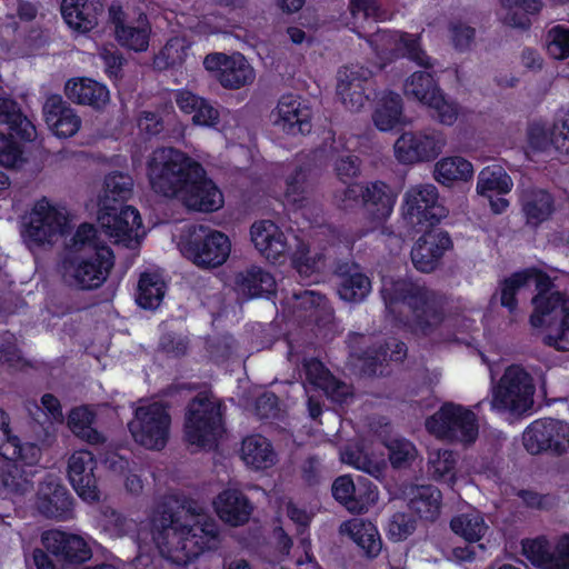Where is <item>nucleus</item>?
I'll return each mask as SVG.
<instances>
[{"label":"nucleus","mask_w":569,"mask_h":569,"mask_svg":"<svg viewBox=\"0 0 569 569\" xmlns=\"http://www.w3.org/2000/svg\"><path fill=\"white\" fill-rule=\"evenodd\" d=\"M405 91L407 94L413 96L417 100L427 104L435 100V97L441 89L432 72L416 71L406 80Z\"/></svg>","instance_id":"09e8293b"},{"label":"nucleus","mask_w":569,"mask_h":569,"mask_svg":"<svg viewBox=\"0 0 569 569\" xmlns=\"http://www.w3.org/2000/svg\"><path fill=\"white\" fill-rule=\"evenodd\" d=\"M427 106L435 110V116L442 124L452 126L458 119L459 104L456 101L446 100L442 90Z\"/></svg>","instance_id":"0e129e2a"},{"label":"nucleus","mask_w":569,"mask_h":569,"mask_svg":"<svg viewBox=\"0 0 569 569\" xmlns=\"http://www.w3.org/2000/svg\"><path fill=\"white\" fill-rule=\"evenodd\" d=\"M547 52L556 60L569 58V28L557 24L548 31Z\"/></svg>","instance_id":"052dcab7"},{"label":"nucleus","mask_w":569,"mask_h":569,"mask_svg":"<svg viewBox=\"0 0 569 569\" xmlns=\"http://www.w3.org/2000/svg\"><path fill=\"white\" fill-rule=\"evenodd\" d=\"M525 558L536 569H569V535H563L555 546L545 536L521 541Z\"/></svg>","instance_id":"a211bd4d"},{"label":"nucleus","mask_w":569,"mask_h":569,"mask_svg":"<svg viewBox=\"0 0 569 569\" xmlns=\"http://www.w3.org/2000/svg\"><path fill=\"white\" fill-rule=\"evenodd\" d=\"M449 30L455 49L461 52L467 51L475 40V28L462 22H452Z\"/></svg>","instance_id":"774afa93"},{"label":"nucleus","mask_w":569,"mask_h":569,"mask_svg":"<svg viewBox=\"0 0 569 569\" xmlns=\"http://www.w3.org/2000/svg\"><path fill=\"white\" fill-rule=\"evenodd\" d=\"M42 543L62 566L81 565L92 557V550L82 537L62 530L52 529L43 532Z\"/></svg>","instance_id":"6ab92c4d"},{"label":"nucleus","mask_w":569,"mask_h":569,"mask_svg":"<svg viewBox=\"0 0 569 569\" xmlns=\"http://www.w3.org/2000/svg\"><path fill=\"white\" fill-rule=\"evenodd\" d=\"M381 296L393 325L411 333L430 336L446 319V298L411 280H392Z\"/></svg>","instance_id":"7ed1b4c3"},{"label":"nucleus","mask_w":569,"mask_h":569,"mask_svg":"<svg viewBox=\"0 0 569 569\" xmlns=\"http://www.w3.org/2000/svg\"><path fill=\"white\" fill-rule=\"evenodd\" d=\"M223 428V406L211 392H198L187 405L183 435L186 441L201 449L218 446Z\"/></svg>","instance_id":"20e7f679"},{"label":"nucleus","mask_w":569,"mask_h":569,"mask_svg":"<svg viewBox=\"0 0 569 569\" xmlns=\"http://www.w3.org/2000/svg\"><path fill=\"white\" fill-rule=\"evenodd\" d=\"M391 466L396 469L406 466L415 458L416 447L407 439H392L386 443Z\"/></svg>","instance_id":"680f3d73"},{"label":"nucleus","mask_w":569,"mask_h":569,"mask_svg":"<svg viewBox=\"0 0 569 569\" xmlns=\"http://www.w3.org/2000/svg\"><path fill=\"white\" fill-rule=\"evenodd\" d=\"M513 182L511 177L499 166L486 167L479 174L477 180V192L482 196L507 194L511 191Z\"/></svg>","instance_id":"a18cd8bd"},{"label":"nucleus","mask_w":569,"mask_h":569,"mask_svg":"<svg viewBox=\"0 0 569 569\" xmlns=\"http://www.w3.org/2000/svg\"><path fill=\"white\" fill-rule=\"evenodd\" d=\"M206 70L216 72L219 83L226 89H240L254 80V70L240 52L226 54L213 52L203 60Z\"/></svg>","instance_id":"f3484780"},{"label":"nucleus","mask_w":569,"mask_h":569,"mask_svg":"<svg viewBox=\"0 0 569 569\" xmlns=\"http://www.w3.org/2000/svg\"><path fill=\"white\" fill-rule=\"evenodd\" d=\"M36 507L48 519L69 520L73 513V498L58 480L49 478L39 485Z\"/></svg>","instance_id":"4be33fe9"},{"label":"nucleus","mask_w":569,"mask_h":569,"mask_svg":"<svg viewBox=\"0 0 569 569\" xmlns=\"http://www.w3.org/2000/svg\"><path fill=\"white\" fill-rule=\"evenodd\" d=\"M64 90L72 102L97 110L102 109L110 99L106 84L86 77L67 81Z\"/></svg>","instance_id":"2f4dec72"},{"label":"nucleus","mask_w":569,"mask_h":569,"mask_svg":"<svg viewBox=\"0 0 569 569\" xmlns=\"http://www.w3.org/2000/svg\"><path fill=\"white\" fill-rule=\"evenodd\" d=\"M103 11L100 0H62L61 14L70 29L88 33L98 26V18Z\"/></svg>","instance_id":"cd10ccee"},{"label":"nucleus","mask_w":569,"mask_h":569,"mask_svg":"<svg viewBox=\"0 0 569 569\" xmlns=\"http://www.w3.org/2000/svg\"><path fill=\"white\" fill-rule=\"evenodd\" d=\"M278 123L291 136L307 134L312 129V110L307 100L298 94H282L277 104Z\"/></svg>","instance_id":"5701e85b"},{"label":"nucleus","mask_w":569,"mask_h":569,"mask_svg":"<svg viewBox=\"0 0 569 569\" xmlns=\"http://www.w3.org/2000/svg\"><path fill=\"white\" fill-rule=\"evenodd\" d=\"M98 221L106 233L118 241L127 242L138 236L142 219L137 208L126 203H111L109 199H99Z\"/></svg>","instance_id":"2eb2a0df"},{"label":"nucleus","mask_w":569,"mask_h":569,"mask_svg":"<svg viewBox=\"0 0 569 569\" xmlns=\"http://www.w3.org/2000/svg\"><path fill=\"white\" fill-rule=\"evenodd\" d=\"M522 443L530 455L569 452V423L555 418L532 421L523 431Z\"/></svg>","instance_id":"9b49d317"},{"label":"nucleus","mask_w":569,"mask_h":569,"mask_svg":"<svg viewBox=\"0 0 569 569\" xmlns=\"http://www.w3.org/2000/svg\"><path fill=\"white\" fill-rule=\"evenodd\" d=\"M457 453L448 449L430 452L428 472L438 482L453 486L456 483Z\"/></svg>","instance_id":"49530a36"},{"label":"nucleus","mask_w":569,"mask_h":569,"mask_svg":"<svg viewBox=\"0 0 569 569\" xmlns=\"http://www.w3.org/2000/svg\"><path fill=\"white\" fill-rule=\"evenodd\" d=\"M507 13L503 23L521 30H529L532 21L531 16H537L542 10V0H499Z\"/></svg>","instance_id":"58836bf2"},{"label":"nucleus","mask_w":569,"mask_h":569,"mask_svg":"<svg viewBox=\"0 0 569 569\" xmlns=\"http://www.w3.org/2000/svg\"><path fill=\"white\" fill-rule=\"evenodd\" d=\"M190 44L184 38H170L154 56L153 66L158 70L179 69L188 57Z\"/></svg>","instance_id":"de8ad7c7"},{"label":"nucleus","mask_w":569,"mask_h":569,"mask_svg":"<svg viewBox=\"0 0 569 569\" xmlns=\"http://www.w3.org/2000/svg\"><path fill=\"white\" fill-rule=\"evenodd\" d=\"M526 287V276L522 270L512 272L499 283L500 305L510 313L518 309V292Z\"/></svg>","instance_id":"6e6d98bb"},{"label":"nucleus","mask_w":569,"mask_h":569,"mask_svg":"<svg viewBox=\"0 0 569 569\" xmlns=\"http://www.w3.org/2000/svg\"><path fill=\"white\" fill-rule=\"evenodd\" d=\"M417 528V519L411 512L397 511L388 521L387 536L391 541H403L411 536Z\"/></svg>","instance_id":"4d7b16f0"},{"label":"nucleus","mask_w":569,"mask_h":569,"mask_svg":"<svg viewBox=\"0 0 569 569\" xmlns=\"http://www.w3.org/2000/svg\"><path fill=\"white\" fill-rule=\"evenodd\" d=\"M179 246L189 261L204 270L222 266L231 252L229 237L204 224L189 226L181 236Z\"/></svg>","instance_id":"39448f33"},{"label":"nucleus","mask_w":569,"mask_h":569,"mask_svg":"<svg viewBox=\"0 0 569 569\" xmlns=\"http://www.w3.org/2000/svg\"><path fill=\"white\" fill-rule=\"evenodd\" d=\"M6 458L0 466V488L9 493L24 495L32 488L34 470L24 468L10 456Z\"/></svg>","instance_id":"c9c22d12"},{"label":"nucleus","mask_w":569,"mask_h":569,"mask_svg":"<svg viewBox=\"0 0 569 569\" xmlns=\"http://www.w3.org/2000/svg\"><path fill=\"white\" fill-rule=\"evenodd\" d=\"M171 416L167 405L151 402L134 410L129 430L137 443L149 450H162L169 440Z\"/></svg>","instance_id":"1a4fd4ad"},{"label":"nucleus","mask_w":569,"mask_h":569,"mask_svg":"<svg viewBox=\"0 0 569 569\" xmlns=\"http://www.w3.org/2000/svg\"><path fill=\"white\" fill-rule=\"evenodd\" d=\"M108 247L100 242L98 230L91 223H81L74 234L72 236L70 243L67 246V254H82L84 252H92L96 248Z\"/></svg>","instance_id":"603ef678"},{"label":"nucleus","mask_w":569,"mask_h":569,"mask_svg":"<svg viewBox=\"0 0 569 569\" xmlns=\"http://www.w3.org/2000/svg\"><path fill=\"white\" fill-rule=\"evenodd\" d=\"M250 236L254 248L273 263L290 250L283 231L271 220L256 221L250 228Z\"/></svg>","instance_id":"b1692460"},{"label":"nucleus","mask_w":569,"mask_h":569,"mask_svg":"<svg viewBox=\"0 0 569 569\" xmlns=\"http://www.w3.org/2000/svg\"><path fill=\"white\" fill-rule=\"evenodd\" d=\"M256 415L261 419H276L279 416V398L274 392L266 391L254 402Z\"/></svg>","instance_id":"338daca9"},{"label":"nucleus","mask_w":569,"mask_h":569,"mask_svg":"<svg viewBox=\"0 0 569 569\" xmlns=\"http://www.w3.org/2000/svg\"><path fill=\"white\" fill-rule=\"evenodd\" d=\"M97 415L89 406L82 405L74 407L68 415V427L78 438L86 440L90 445H100L104 442V437L93 423Z\"/></svg>","instance_id":"4c0bfd02"},{"label":"nucleus","mask_w":569,"mask_h":569,"mask_svg":"<svg viewBox=\"0 0 569 569\" xmlns=\"http://www.w3.org/2000/svg\"><path fill=\"white\" fill-rule=\"evenodd\" d=\"M560 317L559 328L556 335L546 337L547 345L560 351H569V300L563 306L558 307V311L551 316H547L548 320Z\"/></svg>","instance_id":"bf43d9fd"},{"label":"nucleus","mask_w":569,"mask_h":569,"mask_svg":"<svg viewBox=\"0 0 569 569\" xmlns=\"http://www.w3.org/2000/svg\"><path fill=\"white\" fill-rule=\"evenodd\" d=\"M33 210L36 211L37 217L43 219L47 230L52 237L61 233L64 224V217L46 199L37 202Z\"/></svg>","instance_id":"e2e57ef3"},{"label":"nucleus","mask_w":569,"mask_h":569,"mask_svg":"<svg viewBox=\"0 0 569 569\" xmlns=\"http://www.w3.org/2000/svg\"><path fill=\"white\" fill-rule=\"evenodd\" d=\"M147 170L154 192L177 198L190 210L214 212L223 204L222 193L203 167L176 148L156 149Z\"/></svg>","instance_id":"f03ea898"},{"label":"nucleus","mask_w":569,"mask_h":569,"mask_svg":"<svg viewBox=\"0 0 569 569\" xmlns=\"http://www.w3.org/2000/svg\"><path fill=\"white\" fill-rule=\"evenodd\" d=\"M426 430L435 438L451 443H473L479 435L476 413L455 402H445L425 421Z\"/></svg>","instance_id":"0eeeda50"},{"label":"nucleus","mask_w":569,"mask_h":569,"mask_svg":"<svg viewBox=\"0 0 569 569\" xmlns=\"http://www.w3.org/2000/svg\"><path fill=\"white\" fill-rule=\"evenodd\" d=\"M450 528L466 541L477 542L485 535L487 526L481 517L462 513L451 519Z\"/></svg>","instance_id":"864d4df0"},{"label":"nucleus","mask_w":569,"mask_h":569,"mask_svg":"<svg viewBox=\"0 0 569 569\" xmlns=\"http://www.w3.org/2000/svg\"><path fill=\"white\" fill-rule=\"evenodd\" d=\"M473 176V167L462 157L442 158L436 163L435 179L443 184L451 186L455 181H468Z\"/></svg>","instance_id":"c03bdc74"},{"label":"nucleus","mask_w":569,"mask_h":569,"mask_svg":"<svg viewBox=\"0 0 569 569\" xmlns=\"http://www.w3.org/2000/svg\"><path fill=\"white\" fill-rule=\"evenodd\" d=\"M234 346L231 335H221L208 342V351L216 363H223L232 356Z\"/></svg>","instance_id":"69168bd1"},{"label":"nucleus","mask_w":569,"mask_h":569,"mask_svg":"<svg viewBox=\"0 0 569 569\" xmlns=\"http://www.w3.org/2000/svg\"><path fill=\"white\" fill-rule=\"evenodd\" d=\"M405 220L417 227L437 226L447 216V209L439 202V192L431 183L409 188L403 196Z\"/></svg>","instance_id":"f8f14e48"},{"label":"nucleus","mask_w":569,"mask_h":569,"mask_svg":"<svg viewBox=\"0 0 569 569\" xmlns=\"http://www.w3.org/2000/svg\"><path fill=\"white\" fill-rule=\"evenodd\" d=\"M213 507L219 519L232 527L247 523L253 511L250 499L238 489L222 490L213 501Z\"/></svg>","instance_id":"a878e982"},{"label":"nucleus","mask_w":569,"mask_h":569,"mask_svg":"<svg viewBox=\"0 0 569 569\" xmlns=\"http://www.w3.org/2000/svg\"><path fill=\"white\" fill-rule=\"evenodd\" d=\"M336 501L352 515H362L373 506L379 498L377 486L365 476L353 479L350 475L337 477L331 486Z\"/></svg>","instance_id":"4468645a"},{"label":"nucleus","mask_w":569,"mask_h":569,"mask_svg":"<svg viewBox=\"0 0 569 569\" xmlns=\"http://www.w3.org/2000/svg\"><path fill=\"white\" fill-rule=\"evenodd\" d=\"M188 498L158 506L150 519L151 537L163 559L186 567L219 543V527Z\"/></svg>","instance_id":"f257e3e1"},{"label":"nucleus","mask_w":569,"mask_h":569,"mask_svg":"<svg viewBox=\"0 0 569 569\" xmlns=\"http://www.w3.org/2000/svg\"><path fill=\"white\" fill-rule=\"evenodd\" d=\"M298 306L306 311L305 319L308 323L320 326L332 317L329 300L322 293L313 290H303L295 295Z\"/></svg>","instance_id":"37998d69"},{"label":"nucleus","mask_w":569,"mask_h":569,"mask_svg":"<svg viewBox=\"0 0 569 569\" xmlns=\"http://www.w3.org/2000/svg\"><path fill=\"white\" fill-rule=\"evenodd\" d=\"M150 31L149 22L144 20L139 26L126 24L118 27L116 38L122 47L142 52L149 47Z\"/></svg>","instance_id":"8fccbe9b"},{"label":"nucleus","mask_w":569,"mask_h":569,"mask_svg":"<svg viewBox=\"0 0 569 569\" xmlns=\"http://www.w3.org/2000/svg\"><path fill=\"white\" fill-rule=\"evenodd\" d=\"M98 461L90 450H76L68 460V478L77 492L84 501L96 502L100 499L94 470Z\"/></svg>","instance_id":"aec40b11"},{"label":"nucleus","mask_w":569,"mask_h":569,"mask_svg":"<svg viewBox=\"0 0 569 569\" xmlns=\"http://www.w3.org/2000/svg\"><path fill=\"white\" fill-rule=\"evenodd\" d=\"M236 290L247 298H258L276 292L273 276L261 267L251 266L234 277Z\"/></svg>","instance_id":"473e14b6"},{"label":"nucleus","mask_w":569,"mask_h":569,"mask_svg":"<svg viewBox=\"0 0 569 569\" xmlns=\"http://www.w3.org/2000/svg\"><path fill=\"white\" fill-rule=\"evenodd\" d=\"M350 356L361 362V369L366 375H377L379 368L387 357V349L383 346H369L365 349L351 347Z\"/></svg>","instance_id":"13d9d810"},{"label":"nucleus","mask_w":569,"mask_h":569,"mask_svg":"<svg viewBox=\"0 0 569 569\" xmlns=\"http://www.w3.org/2000/svg\"><path fill=\"white\" fill-rule=\"evenodd\" d=\"M371 82V73L368 69L359 68L357 71L346 68L339 71L337 93L341 97L343 104L352 110L361 109L370 100L368 92Z\"/></svg>","instance_id":"bb28decb"},{"label":"nucleus","mask_w":569,"mask_h":569,"mask_svg":"<svg viewBox=\"0 0 569 569\" xmlns=\"http://www.w3.org/2000/svg\"><path fill=\"white\" fill-rule=\"evenodd\" d=\"M443 140L436 133L403 132L395 142V156L405 164L431 161L441 152Z\"/></svg>","instance_id":"412c9836"},{"label":"nucleus","mask_w":569,"mask_h":569,"mask_svg":"<svg viewBox=\"0 0 569 569\" xmlns=\"http://www.w3.org/2000/svg\"><path fill=\"white\" fill-rule=\"evenodd\" d=\"M0 124L8 127V133L0 132V167L18 169L26 162L23 147L17 140L30 142L37 130L21 111L19 103L11 98H0Z\"/></svg>","instance_id":"423d86ee"},{"label":"nucleus","mask_w":569,"mask_h":569,"mask_svg":"<svg viewBox=\"0 0 569 569\" xmlns=\"http://www.w3.org/2000/svg\"><path fill=\"white\" fill-rule=\"evenodd\" d=\"M113 266L114 253L110 247L96 248L82 254H67L63 259L66 273L81 290L101 287Z\"/></svg>","instance_id":"9d476101"},{"label":"nucleus","mask_w":569,"mask_h":569,"mask_svg":"<svg viewBox=\"0 0 569 569\" xmlns=\"http://www.w3.org/2000/svg\"><path fill=\"white\" fill-rule=\"evenodd\" d=\"M167 284L158 272L144 271L138 280L136 301L146 310L157 309L166 295Z\"/></svg>","instance_id":"ea45409f"},{"label":"nucleus","mask_w":569,"mask_h":569,"mask_svg":"<svg viewBox=\"0 0 569 569\" xmlns=\"http://www.w3.org/2000/svg\"><path fill=\"white\" fill-rule=\"evenodd\" d=\"M519 202L526 224L531 229H537L548 221L556 210L553 196L545 189L525 190Z\"/></svg>","instance_id":"c756f323"},{"label":"nucleus","mask_w":569,"mask_h":569,"mask_svg":"<svg viewBox=\"0 0 569 569\" xmlns=\"http://www.w3.org/2000/svg\"><path fill=\"white\" fill-rule=\"evenodd\" d=\"M363 206L378 219L390 216L395 204V196L390 187L383 181H373L366 184Z\"/></svg>","instance_id":"a19ab883"},{"label":"nucleus","mask_w":569,"mask_h":569,"mask_svg":"<svg viewBox=\"0 0 569 569\" xmlns=\"http://www.w3.org/2000/svg\"><path fill=\"white\" fill-rule=\"evenodd\" d=\"M347 531L352 541L363 551V555L373 559L382 548V540L377 527L363 519H353L347 525Z\"/></svg>","instance_id":"e433bc0d"},{"label":"nucleus","mask_w":569,"mask_h":569,"mask_svg":"<svg viewBox=\"0 0 569 569\" xmlns=\"http://www.w3.org/2000/svg\"><path fill=\"white\" fill-rule=\"evenodd\" d=\"M241 458L247 466L256 470L268 469L277 461L271 442L261 435H252L243 439Z\"/></svg>","instance_id":"f704fd0d"},{"label":"nucleus","mask_w":569,"mask_h":569,"mask_svg":"<svg viewBox=\"0 0 569 569\" xmlns=\"http://www.w3.org/2000/svg\"><path fill=\"white\" fill-rule=\"evenodd\" d=\"M403 103L399 93H386L373 112L375 126L380 131H389L401 123Z\"/></svg>","instance_id":"79ce46f5"},{"label":"nucleus","mask_w":569,"mask_h":569,"mask_svg":"<svg viewBox=\"0 0 569 569\" xmlns=\"http://www.w3.org/2000/svg\"><path fill=\"white\" fill-rule=\"evenodd\" d=\"M132 193V179L130 176L114 171L104 178L103 196L111 203H124Z\"/></svg>","instance_id":"5fc2aeb1"},{"label":"nucleus","mask_w":569,"mask_h":569,"mask_svg":"<svg viewBox=\"0 0 569 569\" xmlns=\"http://www.w3.org/2000/svg\"><path fill=\"white\" fill-rule=\"evenodd\" d=\"M420 36L408 32H399L395 38V44L398 50H402V57L413 61L420 67L431 69L433 67L432 59L421 48Z\"/></svg>","instance_id":"3c124183"},{"label":"nucleus","mask_w":569,"mask_h":569,"mask_svg":"<svg viewBox=\"0 0 569 569\" xmlns=\"http://www.w3.org/2000/svg\"><path fill=\"white\" fill-rule=\"evenodd\" d=\"M335 274L340 279L338 295L343 301L360 302L371 291L369 277L359 271V266L356 263H338L335 269Z\"/></svg>","instance_id":"7c9ffc66"},{"label":"nucleus","mask_w":569,"mask_h":569,"mask_svg":"<svg viewBox=\"0 0 569 569\" xmlns=\"http://www.w3.org/2000/svg\"><path fill=\"white\" fill-rule=\"evenodd\" d=\"M533 392L530 375L519 366H510L492 390L491 406L499 411L521 415L531 408Z\"/></svg>","instance_id":"6e6552de"},{"label":"nucleus","mask_w":569,"mask_h":569,"mask_svg":"<svg viewBox=\"0 0 569 569\" xmlns=\"http://www.w3.org/2000/svg\"><path fill=\"white\" fill-rule=\"evenodd\" d=\"M311 174L312 169L309 164H299L286 178L284 204L295 212L311 204L315 186Z\"/></svg>","instance_id":"c85d7f7f"},{"label":"nucleus","mask_w":569,"mask_h":569,"mask_svg":"<svg viewBox=\"0 0 569 569\" xmlns=\"http://www.w3.org/2000/svg\"><path fill=\"white\" fill-rule=\"evenodd\" d=\"M421 236L412 246L410 257L413 267L423 273L437 270L445 254L453 249V241L448 231L440 227H417Z\"/></svg>","instance_id":"ddd939ff"},{"label":"nucleus","mask_w":569,"mask_h":569,"mask_svg":"<svg viewBox=\"0 0 569 569\" xmlns=\"http://www.w3.org/2000/svg\"><path fill=\"white\" fill-rule=\"evenodd\" d=\"M43 116L48 127L58 138L73 137L81 127V119L60 94L47 98Z\"/></svg>","instance_id":"393cba45"},{"label":"nucleus","mask_w":569,"mask_h":569,"mask_svg":"<svg viewBox=\"0 0 569 569\" xmlns=\"http://www.w3.org/2000/svg\"><path fill=\"white\" fill-rule=\"evenodd\" d=\"M441 491L431 485L417 486L411 489L408 507L421 520L433 522L440 515Z\"/></svg>","instance_id":"72a5a7b5"},{"label":"nucleus","mask_w":569,"mask_h":569,"mask_svg":"<svg viewBox=\"0 0 569 569\" xmlns=\"http://www.w3.org/2000/svg\"><path fill=\"white\" fill-rule=\"evenodd\" d=\"M526 276V286L533 280L537 293L533 296L531 302L533 311L530 315V325L535 328H541L547 323V316H551L558 311V307L563 306L569 300L565 292L553 291V281L550 276L537 268L529 267L521 269Z\"/></svg>","instance_id":"dca6fc26"}]
</instances>
